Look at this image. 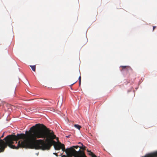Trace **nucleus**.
Segmentation results:
<instances>
[{
	"label": "nucleus",
	"mask_w": 157,
	"mask_h": 157,
	"mask_svg": "<svg viewBox=\"0 0 157 157\" xmlns=\"http://www.w3.org/2000/svg\"><path fill=\"white\" fill-rule=\"evenodd\" d=\"M17 149L20 148L35 149L43 150H49L52 145L56 150L62 149V151L66 152L67 155H63L61 157H74L71 153L65 147L64 144L59 141L56 142L53 140L56 138L53 131L47 128L44 124H36L31 127L25 134H17Z\"/></svg>",
	"instance_id": "1"
},
{
	"label": "nucleus",
	"mask_w": 157,
	"mask_h": 157,
	"mask_svg": "<svg viewBox=\"0 0 157 157\" xmlns=\"http://www.w3.org/2000/svg\"><path fill=\"white\" fill-rule=\"evenodd\" d=\"M17 135H11L7 136L3 140L0 139V153L3 152L7 146L11 148L17 149V146L13 144V141H16L17 143Z\"/></svg>",
	"instance_id": "2"
},
{
	"label": "nucleus",
	"mask_w": 157,
	"mask_h": 157,
	"mask_svg": "<svg viewBox=\"0 0 157 157\" xmlns=\"http://www.w3.org/2000/svg\"><path fill=\"white\" fill-rule=\"evenodd\" d=\"M80 146H74L68 148V151H69L73 155L74 157H87L84 152L80 150V149H79L78 151H76L75 148L77 149Z\"/></svg>",
	"instance_id": "3"
},
{
	"label": "nucleus",
	"mask_w": 157,
	"mask_h": 157,
	"mask_svg": "<svg viewBox=\"0 0 157 157\" xmlns=\"http://www.w3.org/2000/svg\"><path fill=\"white\" fill-rule=\"evenodd\" d=\"M87 152H89V154L91 155L92 157H97V156L91 151L87 150ZM142 157H155V152L147 154L144 156Z\"/></svg>",
	"instance_id": "4"
},
{
	"label": "nucleus",
	"mask_w": 157,
	"mask_h": 157,
	"mask_svg": "<svg viewBox=\"0 0 157 157\" xmlns=\"http://www.w3.org/2000/svg\"><path fill=\"white\" fill-rule=\"evenodd\" d=\"M121 67L122 68V69L121 70V71H132V69L130 67L128 66H121Z\"/></svg>",
	"instance_id": "5"
},
{
	"label": "nucleus",
	"mask_w": 157,
	"mask_h": 157,
	"mask_svg": "<svg viewBox=\"0 0 157 157\" xmlns=\"http://www.w3.org/2000/svg\"><path fill=\"white\" fill-rule=\"evenodd\" d=\"M74 126H75V127L76 128H77L79 130H80V128H81V126L77 124H75L74 125Z\"/></svg>",
	"instance_id": "6"
},
{
	"label": "nucleus",
	"mask_w": 157,
	"mask_h": 157,
	"mask_svg": "<svg viewBox=\"0 0 157 157\" xmlns=\"http://www.w3.org/2000/svg\"><path fill=\"white\" fill-rule=\"evenodd\" d=\"M79 148V149H80V150L82 149L83 150H85L86 149V147L83 145L81 146H80Z\"/></svg>",
	"instance_id": "7"
},
{
	"label": "nucleus",
	"mask_w": 157,
	"mask_h": 157,
	"mask_svg": "<svg viewBox=\"0 0 157 157\" xmlns=\"http://www.w3.org/2000/svg\"><path fill=\"white\" fill-rule=\"evenodd\" d=\"M30 67H31L32 70L33 71H36V66H30Z\"/></svg>",
	"instance_id": "8"
},
{
	"label": "nucleus",
	"mask_w": 157,
	"mask_h": 157,
	"mask_svg": "<svg viewBox=\"0 0 157 157\" xmlns=\"http://www.w3.org/2000/svg\"><path fill=\"white\" fill-rule=\"evenodd\" d=\"M78 79H79V85H80L81 84V76H80L79 77Z\"/></svg>",
	"instance_id": "9"
},
{
	"label": "nucleus",
	"mask_w": 157,
	"mask_h": 157,
	"mask_svg": "<svg viewBox=\"0 0 157 157\" xmlns=\"http://www.w3.org/2000/svg\"><path fill=\"white\" fill-rule=\"evenodd\" d=\"M53 154L55 155L56 156H58V155H57V153H54Z\"/></svg>",
	"instance_id": "10"
},
{
	"label": "nucleus",
	"mask_w": 157,
	"mask_h": 157,
	"mask_svg": "<svg viewBox=\"0 0 157 157\" xmlns=\"http://www.w3.org/2000/svg\"><path fill=\"white\" fill-rule=\"evenodd\" d=\"M156 27L155 26H153V31L154 30V29H155Z\"/></svg>",
	"instance_id": "11"
},
{
	"label": "nucleus",
	"mask_w": 157,
	"mask_h": 157,
	"mask_svg": "<svg viewBox=\"0 0 157 157\" xmlns=\"http://www.w3.org/2000/svg\"><path fill=\"white\" fill-rule=\"evenodd\" d=\"M78 144H80L81 145V146H82V145H83V144L82 143H81V142H79L78 143Z\"/></svg>",
	"instance_id": "12"
},
{
	"label": "nucleus",
	"mask_w": 157,
	"mask_h": 157,
	"mask_svg": "<svg viewBox=\"0 0 157 157\" xmlns=\"http://www.w3.org/2000/svg\"><path fill=\"white\" fill-rule=\"evenodd\" d=\"M155 157H157V151L155 152Z\"/></svg>",
	"instance_id": "13"
},
{
	"label": "nucleus",
	"mask_w": 157,
	"mask_h": 157,
	"mask_svg": "<svg viewBox=\"0 0 157 157\" xmlns=\"http://www.w3.org/2000/svg\"><path fill=\"white\" fill-rule=\"evenodd\" d=\"M71 136V135H69L68 136H66V137L67 138L69 137V136Z\"/></svg>",
	"instance_id": "14"
},
{
	"label": "nucleus",
	"mask_w": 157,
	"mask_h": 157,
	"mask_svg": "<svg viewBox=\"0 0 157 157\" xmlns=\"http://www.w3.org/2000/svg\"><path fill=\"white\" fill-rule=\"evenodd\" d=\"M76 82H74V83H73V84H72L71 85V86H72V85L73 84H75V83H76Z\"/></svg>",
	"instance_id": "15"
},
{
	"label": "nucleus",
	"mask_w": 157,
	"mask_h": 157,
	"mask_svg": "<svg viewBox=\"0 0 157 157\" xmlns=\"http://www.w3.org/2000/svg\"><path fill=\"white\" fill-rule=\"evenodd\" d=\"M3 134L2 135V136L1 137V138L3 137Z\"/></svg>",
	"instance_id": "16"
},
{
	"label": "nucleus",
	"mask_w": 157,
	"mask_h": 157,
	"mask_svg": "<svg viewBox=\"0 0 157 157\" xmlns=\"http://www.w3.org/2000/svg\"><path fill=\"white\" fill-rule=\"evenodd\" d=\"M57 140H58V138H57Z\"/></svg>",
	"instance_id": "17"
}]
</instances>
